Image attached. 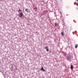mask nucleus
<instances>
[{"label":"nucleus","mask_w":78,"mask_h":78,"mask_svg":"<svg viewBox=\"0 0 78 78\" xmlns=\"http://www.w3.org/2000/svg\"><path fill=\"white\" fill-rule=\"evenodd\" d=\"M67 60H70L71 59V56L70 55L66 57Z\"/></svg>","instance_id":"1"},{"label":"nucleus","mask_w":78,"mask_h":78,"mask_svg":"<svg viewBox=\"0 0 78 78\" xmlns=\"http://www.w3.org/2000/svg\"><path fill=\"white\" fill-rule=\"evenodd\" d=\"M61 34H62V35L63 36L64 35V33H63V32H62L61 33Z\"/></svg>","instance_id":"7"},{"label":"nucleus","mask_w":78,"mask_h":78,"mask_svg":"<svg viewBox=\"0 0 78 78\" xmlns=\"http://www.w3.org/2000/svg\"><path fill=\"white\" fill-rule=\"evenodd\" d=\"M23 16V13H20V15L19 16L20 17H22Z\"/></svg>","instance_id":"3"},{"label":"nucleus","mask_w":78,"mask_h":78,"mask_svg":"<svg viewBox=\"0 0 78 78\" xmlns=\"http://www.w3.org/2000/svg\"><path fill=\"white\" fill-rule=\"evenodd\" d=\"M41 70H42V71H43L44 72L45 71V69H44V67H41Z\"/></svg>","instance_id":"4"},{"label":"nucleus","mask_w":78,"mask_h":78,"mask_svg":"<svg viewBox=\"0 0 78 78\" xmlns=\"http://www.w3.org/2000/svg\"><path fill=\"white\" fill-rule=\"evenodd\" d=\"M55 26H56L57 25V23H55Z\"/></svg>","instance_id":"9"},{"label":"nucleus","mask_w":78,"mask_h":78,"mask_svg":"<svg viewBox=\"0 0 78 78\" xmlns=\"http://www.w3.org/2000/svg\"><path fill=\"white\" fill-rule=\"evenodd\" d=\"M71 70H73V66L72 65L71 66Z\"/></svg>","instance_id":"6"},{"label":"nucleus","mask_w":78,"mask_h":78,"mask_svg":"<svg viewBox=\"0 0 78 78\" xmlns=\"http://www.w3.org/2000/svg\"><path fill=\"white\" fill-rule=\"evenodd\" d=\"M18 12H20V11H21V10L20 9H19V10H18Z\"/></svg>","instance_id":"8"},{"label":"nucleus","mask_w":78,"mask_h":78,"mask_svg":"<svg viewBox=\"0 0 78 78\" xmlns=\"http://www.w3.org/2000/svg\"><path fill=\"white\" fill-rule=\"evenodd\" d=\"M45 49H46L47 51H48L49 50H48V46H46L45 47Z\"/></svg>","instance_id":"5"},{"label":"nucleus","mask_w":78,"mask_h":78,"mask_svg":"<svg viewBox=\"0 0 78 78\" xmlns=\"http://www.w3.org/2000/svg\"><path fill=\"white\" fill-rule=\"evenodd\" d=\"M25 11H26V12H30V10H29L28 9H25Z\"/></svg>","instance_id":"2"},{"label":"nucleus","mask_w":78,"mask_h":78,"mask_svg":"<svg viewBox=\"0 0 78 78\" xmlns=\"http://www.w3.org/2000/svg\"><path fill=\"white\" fill-rule=\"evenodd\" d=\"M75 48H77V45H76V46H75Z\"/></svg>","instance_id":"10"}]
</instances>
